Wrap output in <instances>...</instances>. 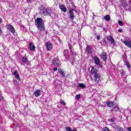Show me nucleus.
Here are the masks:
<instances>
[{"mask_svg":"<svg viewBox=\"0 0 131 131\" xmlns=\"http://www.w3.org/2000/svg\"><path fill=\"white\" fill-rule=\"evenodd\" d=\"M118 31H119V32H122V30L119 29V30H118Z\"/></svg>","mask_w":131,"mask_h":131,"instance_id":"37","label":"nucleus"},{"mask_svg":"<svg viewBox=\"0 0 131 131\" xmlns=\"http://www.w3.org/2000/svg\"><path fill=\"white\" fill-rule=\"evenodd\" d=\"M94 60L96 65H100V59L97 57H95Z\"/></svg>","mask_w":131,"mask_h":131,"instance_id":"13","label":"nucleus"},{"mask_svg":"<svg viewBox=\"0 0 131 131\" xmlns=\"http://www.w3.org/2000/svg\"><path fill=\"white\" fill-rule=\"evenodd\" d=\"M72 131H77L76 129L72 130Z\"/></svg>","mask_w":131,"mask_h":131,"instance_id":"41","label":"nucleus"},{"mask_svg":"<svg viewBox=\"0 0 131 131\" xmlns=\"http://www.w3.org/2000/svg\"><path fill=\"white\" fill-rule=\"evenodd\" d=\"M59 9H60V10L64 12V13L66 12H67V9L66 8V7H65V6H64V5H61L60 6H59Z\"/></svg>","mask_w":131,"mask_h":131,"instance_id":"12","label":"nucleus"},{"mask_svg":"<svg viewBox=\"0 0 131 131\" xmlns=\"http://www.w3.org/2000/svg\"><path fill=\"white\" fill-rule=\"evenodd\" d=\"M116 128L118 131H123V129H122V127H120V126H119V125L116 126Z\"/></svg>","mask_w":131,"mask_h":131,"instance_id":"22","label":"nucleus"},{"mask_svg":"<svg viewBox=\"0 0 131 131\" xmlns=\"http://www.w3.org/2000/svg\"><path fill=\"white\" fill-rule=\"evenodd\" d=\"M29 47H30V49L31 51H34V50H35V47L34 46V45L31 43L29 44Z\"/></svg>","mask_w":131,"mask_h":131,"instance_id":"17","label":"nucleus"},{"mask_svg":"<svg viewBox=\"0 0 131 131\" xmlns=\"http://www.w3.org/2000/svg\"><path fill=\"white\" fill-rule=\"evenodd\" d=\"M119 107H118V106H114V108L112 109V111H115V112H117L118 111H119Z\"/></svg>","mask_w":131,"mask_h":131,"instance_id":"19","label":"nucleus"},{"mask_svg":"<svg viewBox=\"0 0 131 131\" xmlns=\"http://www.w3.org/2000/svg\"><path fill=\"white\" fill-rule=\"evenodd\" d=\"M76 100H78L79 99H80V95L78 94L75 96Z\"/></svg>","mask_w":131,"mask_h":131,"instance_id":"27","label":"nucleus"},{"mask_svg":"<svg viewBox=\"0 0 131 131\" xmlns=\"http://www.w3.org/2000/svg\"><path fill=\"white\" fill-rule=\"evenodd\" d=\"M22 62L23 63H27V62H28V58L26 56L23 57L22 58Z\"/></svg>","mask_w":131,"mask_h":131,"instance_id":"18","label":"nucleus"},{"mask_svg":"<svg viewBox=\"0 0 131 131\" xmlns=\"http://www.w3.org/2000/svg\"><path fill=\"white\" fill-rule=\"evenodd\" d=\"M100 39H101V38L100 37V36H97V39H98V40H100Z\"/></svg>","mask_w":131,"mask_h":131,"instance_id":"33","label":"nucleus"},{"mask_svg":"<svg viewBox=\"0 0 131 131\" xmlns=\"http://www.w3.org/2000/svg\"><path fill=\"white\" fill-rule=\"evenodd\" d=\"M111 126H112V127H114V128H116V126L115 125V124H112Z\"/></svg>","mask_w":131,"mask_h":131,"instance_id":"30","label":"nucleus"},{"mask_svg":"<svg viewBox=\"0 0 131 131\" xmlns=\"http://www.w3.org/2000/svg\"><path fill=\"white\" fill-rule=\"evenodd\" d=\"M7 29L8 30H9V31H10V32H11V33H15V32H16V30H15V28H14V27L11 25V24H8L7 26Z\"/></svg>","mask_w":131,"mask_h":131,"instance_id":"5","label":"nucleus"},{"mask_svg":"<svg viewBox=\"0 0 131 131\" xmlns=\"http://www.w3.org/2000/svg\"><path fill=\"white\" fill-rule=\"evenodd\" d=\"M35 97H39L40 96V90H37L34 93Z\"/></svg>","mask_w":131,"mask_h":131,"instance_id":"14","label":"nucleus"},{"mask_svg":"<svg viewBox=\"0 0 131 131\" xmlns=\"http://www.w3.org/2000/svg\"><path fill=\"white\" fill-rule=\"evenodd\" d=\"M106 39L108 40V41L111 42V43H114V42H115V40L113 37H112V36H107Z\"/></svg>","mask_w":131,"mask_h":131,"instance_id":"7","label":"nucleus"},{"mask_svg":"<svg viewBox=\"0 0 131 131\" xmlns=\"http://www.w3.org/2000/svg\"><path fill=\"white\" fill-rule=\"evenodd\" d=\"M129 11H131V8H129Z\"/></svg>","mask_w":131,"mask_h":131,"instance_id":"42","label":"nucleus"},{"mask_svg":"<svg viewBox=\"0 0 131 131\" xmlns=\"http://www.w3.org/2000/svg\"><path fill=\"white\" fill-rule=\"evenodd\" d=\"M123 43L128 47V48H130L131 49V40H126L124 41Z\"/></svg>","mask_w":131,"mask_h":131,"instance_id":"9","label":"nucleus"},{"mask_svg":"<svg viewBox=\"0 0 131 131\" xmlns=\"http://www.w3.org/2000/svg\"><path fill=\"white\" fill-rule=\"evenodd\" d=\"M39 9L40 10V14L44 15V16H52L53 14L52 9L50 8L46 9L43 7H41L39 8Z\"/></svg>","mask_w":131,"mask_h":131,"instance_id":"3","label":"nucleus"},{"mask_svg":"<svg viewBox=\"0 0 131 131\" xmlns=\"http://www.w3.org/2000/svg\"><path fill=\"white\" fill-rule=\"evenodd\" d=\"M59 72L60 74L61 75V76H62V77H65V74L64 73V72H63V71H62V70H59Z\"/></svg>","mask_w":131,"mask_h":131,"instance_id":"24","label":"nucleus"},{"mask_svg":"<svg viewBox=\"0 0 131 131\" xmlns=\"http://www.w3.org/2000/svg\"><path fill=\"white\" fill-rule=\"evenodd\" d=\"M57 70H58V69L57 68H55L53 69L54 71H57Z\"/></svg>","mask_w":131,"mask_h":131,"instance_id":"35","label":"nucleus"},{"mask_svg":"<svg viewBox=\"0 0 131 131\" xmlns=\"http://www.w3.org/2000/svg\"><path fill=\"white\" fill-rule=\"evenodd\" d=\"M14 75L15 77V78H16L17 82H20V76L19 75V73L17 71H15L14 72Z\"/></svg>","mask_w":131,"mask_h":131,"instance_id":"6","label":"nucleus"},{"mask_svg":"<svg viewBox=\"0 0 131 131\" xmlns=\"http://www.w3.org/2000/svg\"><path fill=\"white\" fill-rule=\"evenodd\" d=\"M3 99V97L0 96V101H2Z\"/></svg>","mask_w":131,"mask_h":131,"instance_id":"39","label":"nucleus"},{"mask_svg":"<svg viewBox=\"0 0 131 131\" xmlns=\"http://www.w3.org/2000/svg\"><path fill=\"white\" fill-rule=\"evenodd\" d=\"M34 0H27V2H29V3H33Z\"/></svg>","mask_w":131,"mask_h":131,"instance_id":"32","label":"nucleus"},{"mask_svg":"<svg viewBox=\"0 0 131 131\" xmlns=\"http://www.w3.org/2000/svg\"><path fill=\"white\" fill-rule=\"evenodd\" d=\"M129 5H131V3H129Z\"/></svg>","mask_w":131,"mask_h":131,"instance_id":"43","label":"nucleus"},{"mask_svg":"<svg viewBox=\"0 0 131 131\" xmlns=\"http://www.w3.org/2000/svg\"><path fill=\"white\" fill-rule=\"evenodd\" d=\"M91 51H92V50L90 46H87L86 48V52H88V53H91Z\"/></svg>","mask_w":131,"mask_h":131,"instance_id":"23","label":"nucleus"},{"mask_svg":"<svg viewBox=\"0 0 131 131\" xmlns=\"http://www.w3.org/2000/svg\"><path fill=\"white\" fill-rule=\"evenodd\" d=\"M121 3L124 8L126 7V6H127V4H126V0H121Z\"/></svg>","mask_w":131,"mask_h":131,"instance_id":"15","label":"nucleus"},{"mask_svg":"<svg viewBox=\"0 0 131 131\" xmlns=\"http://www.w3.org/2000/svg\"><path fill=\"white\" fill-rule=\"evenodd\" d=\"M125 64L127 66L128 69H129L130 68L131 66H130V64L129 63V62H128V61H126L125 62Z\"/></svg>","mask_w":131,"mask_h":131,"instance_id":"20","label":"nucleus"},{"mask_svg":"<svg viewBox=\"0 0 131 131\" xmlns=\"http://www.w3.org/2000/svg\"><path fill=\"white\" fill-rule=\"evenodd\" d=\"M70 50H71L72 54H73V51H72V50H71V47H70Z\"/></svg>","mask_w":131,"mask_h":131,"instance_id":"38","label":"nucleus"},{"mask_svg":"<svg viewBox=\"0 0 131 131\" xmlns=\"http://www.w3.org/2000/svg\"><path fill=\"white\" fill-rule=\"evenodd\" d=\"M79 88H81V89H85V85L83 84V83H79Z\"/></svg>","mask_w":131,"mask_h":131,"instance_id":"25","label":"nucleus"},{"mask_svg":"<svg viewBox=\"0 0 131 131\" xmlns=\"http://www.w3.org/2000/svg\"><path fill=\"white\" fill-rule=\"evenodd\" d=\"M2 24V18H0V25Z\"/></svg>","mask_w":131,"mask_h":131,"instance_id":"40","label":"nucleus"},{"mask_svg":"<svg viewBox=\"0 0 131 131\" xmlns=\"http://www.w3.org/2000/svg\"><path fill=\"white\" fill-rule=\"evenodd\" d=\"M127 130L131 131V127H129L127 128Z\"/></svg>","mask_w":131,"mask_h":131,"instance_id":"34","label":"nucleus"},{"mask_svg":"<svg viewBox=\"0 0 131 131\" xmlns=\"http://www.w3.org/2000/svg\"><path fill=\"white\" fill-rule=\"evenodd\" d=\"M101 57L104 61L107 60V54H106V52H102L101 55Z\"/></svg>","mask_w":131,"mask_h":131,"instance_id":"10","label":"nucleus"},{"mask_svg":"<svg viewBox=\"0 0 131 131\" xmlns=\"http://www.w3.org/2000/svg\"><path fill=\"white\" fill-rule=\"evenodd\" d=\"M66 129L67 131H72V129H71V127H66Z\"/></svg>","mask_w":131,"mask_h":131,"instance_id":"28","label":"nucleus"},{"mask_svg":"<svg viewBox=\"0 0 131 131\" xmlns=\"http://www.w3.org/2000/svg\"><path fill=\"white\" fill-rule=\"evenodd\" d=\"M111 122H114V119H111Z\"/></svg>","mask_w":131,"mask_h":131,"instance_id":"36","label":"nucleus"},{"mask_svg":"<svg viewBox=\"0 0 131 131\" xmlns=\"http://www.w3.org/2000/svg\"><path fill=\"white\" fill-rule=\"evenodd\" d=\"M36 26L39 31H45L46 28L45 27V21L41 18H37L36 20Z\"/></svg>","mask_w":131,"mask_h":131,"instance_id":"1","label":"nucleus"},{"mask_svg":"<svg viewBox=\"0 0 131 131\" xmlns=\"http://www.w3.org/2000/svg\"><path fill=\"white\" fill-rule=\"evenodd\" d=\"M104 19L105 20V21H107V22H109L110 21V16L108 14H106L105 16H104Z\"/></svg>","mask_w":131,"mask_h":131,"instance_id":"16","label":"nucleus"},{"mask_svg":"<svg viewBox=\"0 0 131 131\" xmlns=\"http://www.w3.org/2000/svg\"><path fill=\"white\" fill-rule=\"evenodd\" d=\"M91 73L94 75V80L95 81L96 83H99L101 82V79L100 78L101 76L98 73V70L94 67H92L91 70Z\"/></svg>","mask_w":131,"mask_h":131,"instance_id":"2","label":"nucleus"},{"mask_svg":"<svg viewBox=\"0 0 131 131\" xmlns=\"http://www.w3.org/2000/svg\"><path fill=\"white\" fill-rule=\"evenodd\" d=\"M52 64L56 67H59L61 66V61L57 58H55L52 61Z\"/></svg>","mask_w":131,"mask_h":131,"instance_id":"4","label":"nucleus"},{"mask_svg":"<svg viewBox=\"0 0 131 131\" xmlns=\"http://www.w3.org/2000/svg\"><path fill=\"white\" fill-rule=\"evenodd\" d=\"M108 107H113L114 106V103L113 102H108L107 103Z\"/></svg>","mask_w":131,"mask_h":131,"instance_id":"21","label":"nucleus"},{"mask_svg":"<svg viewBox=\"0 0 131 131\" xmlns=\"http://www.w3.org/2000/svg\"><path fill=\"white\" fill-rule=\"evenodd\" d=\"M2 34H3V31H2V29L0 28V36H2Z\"/></svg>","mask_w":131,"mask_h":131,"instance_id":"31","label":"nucleus"},{"mask_svg":"<svg viewBox=\"0 0 131 131\" xmlns=\"http://www.w3.org/2000/svg\"><path fill=\"white\" fill-rule=\"evenodd\" d=\"M118 23L120 26H123V22L121 20H119Z\"/></svg>","mask_w":131,"mask_h":131,"instance_id":"26","label":"nucleus"},{"mask_svg":"<svg viewBox=\"0 0 131 131\" xmlns=\"http://www.w3.org/2000/svg\"><path fill=\"white\" fill-rule=\"evenodd\" d=\"M74 11V9H71L69 11L70 17L72 20H73V19H74V14L73 13Z\"/></svg>","mask_w":131,"mask_h":131,"instance_id":"8","label":"nucleus"},{"mask_svg":"<svg viewBox=\"0 0 131 131\" xmlns=\"http://www.w3.org/2000/svg\"><path fill=\"white\" fill-rule=\"evenodd\" d=\"M47 49L48 51H51L53 48V45L51 43H46Z\"/></svg>","mask_w":131,"mask_h":131,"instance_id":"11","label":"nucleus"},{"mask_svg":"<svg viewBox=\"0 0 131 131\" xmlns=\"http://www.w3.org/2000/svg\"><path fill=\"white\" fill-rule=\"evenodd\" d=\"M60 104H61V105H65V102H64V101H63V100H60Z\"/></svg>","mask_w":131,"mask_h":131,"instance_id":"29","label":"nucleus"}]
</instances>
